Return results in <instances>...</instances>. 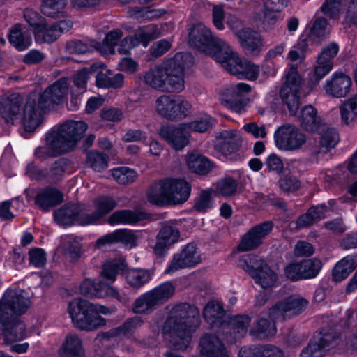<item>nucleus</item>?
I'll return each instance as SVG.
<instances>
[{
  "label": "nucleus",
  "instance_id": "1",
  "mask_svg": "<svg viewBox=\"0 0 357 357\" xmlns=\"http://www.w3.org/2000/svg\"><path fill=\"white\" fill-rule=\"evenodd\" d=\"M68 85V79L62 78L40 96L31 93L23 108V98L20 95L3 96L0 99V114L8 123L22 122L24 130L32 132L41 123V112L60 103L67 94Z\"/></svg>",
  "mask_w": 357,
  "mask_h": 357
},
{
  "label": "nucleus",
  "instance_id": "2",
  "mask_svg": "<svg viewBox=\"0 0 357 357\" xmlns=\"http://www.w3.org/2000/svg\"><path fill=\"white\" fill-rule=\"evenodd\" d=\"M31 306V300L22 289H8L0 300L1 337L6 344H13L24 339L26 325L18 318Z\"/></svg>",
  "mask_w": 357,
  "mask_h": 357
},
{
  "label": "nucleus",
  "instance_id": "3",
  "mask_svg": "<svg viewBox=\"0 0 357 357\" xmlns=\"http://www.w3.org/2000/svg\"><path fill=\"white\" fill-rule=\"evenodd\" d=\"M192 61L190 54L177 53L146 72L143 76L144 82L160 91L181 92L185 88L184 69Z\"/></svg>",
  "mask_w": 357,
  "mask_h": 357
},
{
  "label": "nucleus",
  "instance_id": "4",
  "mask_svg": "<svg viewBox=\"0 0 357 357\" xmlns=\"http://www.w3.org/2000/svg\"><path fill=\"white\" fill-rule=\"evenodd\" d=\"M199 325V315L188 304L173 307L164 324L162 333L175 350L184 351L191 343L192 335Z\"/></svg>",
  "mask_w": 357,
  "mask_h": 357
},
{
  "label": "nucleus",
  "instance_id": "5",
  "mask_svg": "<svg viewBox=\"0 0 357 357\" xmlns=\"http://www.w3.org/2000/svg\"><path fill=\"white\" fill-rule=\"evenodd\" d=\"M87 128V124L82 121H69L59 128H54L46 135L47 148L36 149V157L40 158L44 154L57 156L70 151L77 146Z\"/></svg>",
  "mask_w": 357,
  "mask_h": 357
},
{
  "label": "nucleus",
  "instance_id": "6",
  "mask_svg": "<svg viewBox=\"0 0 357 357\" xmlns=\"http://www.w3.org/2000/svg\"><path fill=\"white\" fill-rule=\"evenodd\" d=\"M191 186L183 179L165 178L153 183L147 192V199L158 206L178 205L185 202Z\"/></svg>",
  "mask_w": 357,
  "mask_h": 357
},
{
  "label": "nucleus",
  "instance_id": "7",
  "mask_svg": "<svg viewBox=\"0 0 357 357\" xmlns=\"http://www.w3.org/2000/svg\"><path fill=\"white\" fill-rule=\"evenodd\" d=\"M68 312L75 327L92 331L105 326L106 320L100 315L110 314L112 310L98 303L76 298L69 302Z\"/></svg>",
  "mask_w": 357,
  "mask_h": 357
},
{
  "label": "nucleus",
  "instance_id": "8",
  "mask_svg": "<svg viewBox=\"0 0 357 357\" xmlns=\"http://www.w3.org/2000/svg\"><path fill=\"white\" fill-rule=\"evenodd\" d=\"M190 46L209 55L217 62L223 61V55L228 52L229 45L203 24H195L188 36Z\"/></svg>",
  "mask_w": 357,
  "mask_h": 357
},
{
  "label": "nucleus",
  "instance_id": "9",
  "mask_svg": "<svg viewBox=\"0 0 357 357\" xmlns=\"http://www.w3.org/2000/svg\"><path fill=\"white\" fill-rule=\"evenodd\" d=\"M238 266L254 278L264 289L275 286L278 275L271 270L259 257L245 255L238 261Z\"/></svg>",
  "mask_w": 357,
  "mask_h": 357
},
{
  "label": "nucleus",
  "instance_id": "10",
  "mask_svg": "<svg viewBox=\"0 0 357 357\" xmlns=\"http://www.w3.org/2000/svg\"><path fill=\"white\" fill-rule=\"evenodd\" d=\"M174 291L171 282H164L138 297L133 303L132 311L135 314H149L156 306L167 301Z\"/></svg>",
  "mask_w": 357,
  "mask_h": 357
},
{
  "label": "nucleus",
  "instance_id": "11",
  "mask_svg": "<svg viewBox=\"0 0 357 357\" xmlns=\"http://www.w3.org/2000/svg\"><path fill=\"white\" fill-rule=\"evenodd\" d=\"M157 113L168 120L182 119L190 112V103L181 96L162 95L155 100Z\"/></svg>",
  "mask_w": 357,
  "mask_h": 357
},
{
  "label": "nucleus",
  "instance_id": "12",
  "mask_svg": "<svg viewBox=\"0 0 357 357\" xmlns=\"http://www.w3.org/2000/svg\"><path fill=\"white\" fill-rule=\"evenodd\" d=\"M301 84L302 79L297 68L290 66L285 74V81L280 90V97L291 114L297 112L300 105L299 91Z\"/></svg>",
  "mask_w": 357,
  "mask_h": 357
},
{
  "label": "nucleus",
  "instance_id": "13",
  "mask_svg": "<svg viewBox=\"0 0 357 357\" xmlns=\"http://www.w3.org/2000/svg\"><path fill=\"white\" fill-rule=\"evenodd\" d=\"M223 57V61H219L218 63H221L222 67L230 73L241 76L250 81L257 79L259 67L246 59L240 58L230 47L228 52L225 54Z\"/></svg>",
  "mask_w": 357,
  "mask_h": 357
},
{
  "label": "nucleus",
  "instance_id": "14",
  "mask_svg": "<svg viewBox=\"0 0 357 357\" xmlns=\"http://www.w3.org/2000/svg\"><path fill=\"white\" fill-rule=\"evenodd\" d=\"M251 91L249 84L239 82L225 89L220 96L221 103L228 109L243 114L246 111L247 99L244 95Z\"/></svg>",
  "mask_w": 357,
  "mask_h": 357
},
{
  "label": "nucleus",
  "instance_id": "15",
  "mask_svg": "<svg viewBox=\"0 0 357 357\" xmlns=\"http://www.w3.org/2000/svg\"><path fill=\"white\" fill-rule=\"evenodd\" d=\"M276 147L283 151H294L301 148L306 142L305 135L294 126L285 124L274 132Z\"/></svg>",
  "mask_w": 357,
  "mask_h": 357
},
{
  "label": "nucleus",
  "instance_id": "16",
  "mask_svg": "<svg viewBox=\"0 0 357 357\" xmlns=\"http://www.w3.org/2000/svg\"><path fill=\"white\" fill-rule=\"evenodd\" d=\"M160 36V31L155 24H151L139 27L135 31L133 36L126 37L121 42L118 51L120 54H127L130 50L139 45L147 47L151 40Z\"/></svg>",
  "mask_w": 357,
  "mask_h": 357
},
{
  "label": "nucleus",
  "instance_id": "17",
  "mask_svg": "<svg viewBox=\"0 0 357 357\" xmlns=\"http://www.w3.org/2000/svg\"><path fill=\"white\" fill-rule=\"evenodd\" d=\"M201 255L197 246L193 243H188L181 252L174 255L165 272L172 274L182 268L194 267L201 263Z\"/></svg>",
  "mask_w": 357,
  "mask_h": 357
},
{
  "label": "nucleus",
  "instance_id": "18",
  "mask_svg": "<svg viewBox=\"0 0 357 357\" xmlns=\"http://www.w3.org/2000/svg\"><path fill=\"white\" fill-rule=\"evenodd\" d=\"M158 133L161 139L177 151L184 149L190 142V134L184 123L162 126Z\"/></svg>",
  "mask_w": 357,
  "mask_h": 357
},
{
  "label": "nucleus",
  "instance_id": "19",
  "mask_svg": "<svg viewBox=\"0 0 357 357\" xmlns=\"http://www.w3.org/2000/svg\"><path fill=\"white\" fill-rule=\"evenodd\" d=\"M352 86L351 78L342 72H335L326 79L323 85V91L327 96L341 98L346 97Z\"/></svg>",
  "mask_w": 357,
  "mask_h": 357
},
{
  "label": "nucleus",
  "instance_id": "20",
  "mask_svg": "<svg viewBox=\"0 0 357 357\" xmlns=\"http://www.w3.org/2000/svg\"><path fill=\"white\" fill-rule=\"evenodd\" d=\"M308 301L298 295L289 296L270 309V315L276 319L283 320L286 315H296L307 307Z\"/></svg>",
  "mask_w": 357,
  "mask_h": 357
},
{
  "label": "nucleus",
  "instance_id": "21",
  "mask_svg": "<svg viewBox=\"0 0 357 357\" xmlns=\"http://www.w3.org/2000/svg\"><path fill=\"white\" fill-rule=\"evenodd\" d=\"M180 232L173 223L168 222L160 229L156 236V243L153 247L154 254L162 257L167 253V249L178 241Z\"/></svg>",
  "mask_w": 357,
  "mask_h": 357
},
{
  "label": "nucleus",
  "instance_id": "22",
  "mask_svg": "<svg viewBox=\"0 0 357 357\" xmlns=\"http://www.w3.org/2000/svg\"><path fill=\"white\" fill-rule=\"evenodd\" d=\"M242 141V137L238 130H221L215 134V147L224 155H228L238 151Z\"/></svg>",
  "mask_w": 357,
  "mask_h": 357
},
{
  "label": "nucleus",
  "instance_id": "23",
  "mask_svg": "<svg viewBox=\"0 0 357 357\" xmlns=\"http://www.w3.org/2000/svg\"><path fill=\"white\" fill-rule=\"evenodd\" d=\"M272 229L273 225L271 222H265L252 227L241 240L238 245L239 250L248 251L257 248Z\"/></svg>",
  "mask_w": 357,
  "mask_h": 357
},
{
  "label": "nucleus",
  "instance_id": "24",
  "mask_svg": "<svg viewBox=\"0 0 357 357\" xmlns=\"http://www.w3.org/2000/svg\"><path fill=\"white\" fill-rule=\"evenodd\" d=\"M199 349L200 357H229L225 345L215 335L204 334L200 338Z\"/></svg>",
  "mask_w": 357,
  "mask_h": 357
},
{
  "label": "nucleus",
  "instance_id": "25",
  "mask_svg": "<svg viewBox=\"0 0 357 357\" xmlns=\"http://www.w3.org/2000/svg\"><path fill=\"white\" fill-rule=\"evenodd\" d=\"M263 8L261 13L257 17V26L265 31L272 30L281 20V15L278 8L273 6L270 0H261Z\"/></svg>",
  "mask_w": 357,
  "mask_h": 357
},
{
  "label": "nucleus",
  "instance_id": "26",
  "mask_svg": "<svg viewBox=\"0 0 357 357\" xmlns=\"http://www.w3.org/2000/svg\"><path fill=\"white\" fill-rule=\"evenodd\" d=\"M266 316L267 317H261L259 318L253 325L250 332L252 336L259 339H264L275 335L276 327L275 323L282 319H273L270 315V310Z\"/></svg>",
  "mask_w": 357,
  "mask_h": 357
},
{
  "label": "nucleus",
  "instance_id": "27",
  "mask_svg": "<svg viewBox=\"0 0 357 357\" xmlns=\"http://www.w3.org/2000/svg\"><path fill=\"white\" fill-rule=\"evenodd\" d=\"M8 40L18 51H24L28 49L32 43L31 33L24 25L20 24H16L11 28L8 35Z\"/></svg>",
  "mask_w": 357,
  "mask_h": 357
},
{
  "label": "nucleus",
  "instance_id": "28",
  "mask_svg": "<svg viewBox=\"0 0 357 357\" xmlns=\"http://www.w3.org/2000/svg\"><path fill=\"white\" fill-rule=\"evenodd\" d=\"M73 26V23L70 20H61L59 22L46 25L40 33L36 34L38 36H42L45 42L50 43L55 41L61 33L68 31Z\"/></svg>",
  "mask_w": 357,
  "mask_h": 357
},
{
  "label": "nucleus",
  "instance_id": "29",
  "mask_svg": "<svg viewBox=\"0 0 357 357\" xmlns=\"http://www.w3.org/2000/svg\"><path fill=\"white\" fill-rule=\"evenodd\" d=\"M299 119L301 127L311 132H316L322 125L316 109L312 105L305 106L302 109Z\"/></svg>",
  "mask_w": 357,
  "mask_h": 357
},
{
  "label": "nucleus",
  "instance_id": "30",
  "mask_svg": "<svg viewBox=\"0 0 357 357\" xmlns=\"http://www.w3.org/2000/svg\"><path fill=\"white\" fill-rule=\"evenodd\" d=\"M241 46L250 52H259L262 46V38L259 33L250 28L243 29L237 33Z\"/></svg>",
  "mask_w": 357,
  "mask_h": 357
},
{
  "label": "nucleus",
  "instance_id": "31",
  "mask_svg": "<svg viewBox=\"0 0 357 357\" xmlns=\"http://www.w3.org/2000/svg\"><path fill=\"white\" fill-rule=\"evenodd\" d=\"M250 322V318L246 315L231 317L228 325L231 337H228V340L232 342L244 337L247 334Z\"/></svg>",
  "mask_w": 357,
  "mask_h": 357
},
{
  "label": "nucleus",
  "instance_id": "32",
  "mask_svg": "<svg viewBox=\"0 0 357 357\" xmlns=\"http://www.w3.org/2000/svg\"><path fill=\"white\" fill-rule=\"evenodd\" d=\"M330 336L328 335H319L313 337L309 344L304 348L300 357H321L323 355V349L328 346Z\"/></svg>",
  "mask_w": 357,
  "mask_h": 357
},
{
  "label": "nucleus",
  "instance_id": "33",
  "mask_svg": "<svg viewBox=\"0 0 357 357\" xmlns=\"http://www.w3.org/2000/svg\"><path fill=\"white\" fill-rule=\"evenodd\" d=\"M62 201V194L55 188H46L39 192L36 197V204L44 210L59 204Z\"/></svg>",
  "mask_w": 357,
  "mask_h": 357
},
{
  "label": "nucleus",
  "instance_id": "34",
  "mask_svg": "<svg viewBox=\"0 0 357 357\" xmlns=\"http://www.w3.org/2000/svg\"><path fill=\"white\" fill-rule=\"evenodd\" d=\"M185 160L188 168L199 174H206L213 168L211 162L197 152L188 153Z\"/></svg>",
  "mask_w": 357,
  "mask_h": 357
},
{
  "label": "nucleus",
  "instance_id": "35",
  "mask_svg": "<svg viewBox=\"0 0 357 357\" xmlns=\"http://www.w3.org/2000/svg\"><path fill=\"white\" fill-rule=\"evenodd\" d=\"M340 120L344 125H351L357 120V94L346 99L339 107Z\"/></svg>",
  "mask_w": 357,
  "mask_h": 357
},
{
  "label": "nucleus",
  "instance_id": "36",
  "mask_svg": "<svg viewBox=\"0 0 357 357\" xmlns=\"http://www.w3.org/2000/svg\"><path fill=\"white\" fill-rule=\"evenodd\" d=\"M357 266L355 256L347 255L338 261L333 270V278L335 281H342L347 278Z\"/></svg>",
  "mask_w": 357,
  "mask_h": 357
},
{
  "label": "nucleus",
  "instance_id": "37",
  "mask_svg": "<svg viewBox=\"0 0 357 357\" xmlns=\"http://www.w3.org/2000/svg\"><path fill=\"white\" fill-rule=\"evenodd\" d=\"M59 352L63 357H82L83 349L81 339L76 334L67 335Z\"/></svg>",
  "mask_w": 357,
  "mask_h": 357
},
{
  "label": "nucleus",
  "instance_id": "38",
  "mask_svg": "<svg viewBox=\"0 0 357 357\" xmlns=\"http://www.w3.org/2000/svg\"><path fill=\"white\" fill-rule=\"evenodd\" d=\"M238 181L231 176H227L219 179L216 182L213 192L215 196L229 197L235 195L238 192Z\"/></svg>",
  "mask_w": 357,
  "mask_h": 357
},
{
  "label": "nucleus",
  "instance_id": "39",
  "mask_svg": "<svg viewBox=\"0 0 357 357\" xmlns=\"http://www.w3.org/2000/svg\"><path fill=\"white\" fill-rule=\"evenodd\" d=\"M79 207L75 204L65 205L54 213L55 220L63 226L77 223V214Z\"/></svg>",
  "mask_w": 357,
  "mask_h": 357
},
{
  "label": "nucleus",
  "instance_id": "40",
  "mask_svg": "<svg viewBox=\"0 0 357 357\" xmlns=\"http://www.w3.org/2000/svg\"><path fill=\"white\" fill-rule=\"evenodd\" d=\"M121 36L122 32L121 31H112L106 35L102 43L93 42L92 45L102 54H112L114 53V47Z\"/></svg>",
  "mask_w": 357,
  "mask_h": 357
},
{
  "label": "nucleus",
  "instance_id": "41",
  "mask_svg": "<svg viewBox=\"0 0 357 357\" xmlns=\"http://www.w3.org/2000/svg\"><path fill=\"white\" fill-rule=\"evenodd\" d=\"M125 267V260L121 256L109 259L103 264L102 276L113 282L116 280V275Z\"/></svg>",
  "mask_w": 357,
  "mask_h": 357
},
{
  "label": "nucleus",
  "instance_id": "42",
  "mask_svg": "<svg viewBox=\"0 0 357 357\" xmlns=\"http://www.w3.org/2000/svg\"><path fill=\"white\" fill-rule=\"evenodd\" d=\"M203 314L205 320L210 325L214 326L221 324L225 312L219 302L211 301L205 306Z\"/></svg>",
  "mask_w": 357,
  "mask_h": 357
},
{
  "label": "nucleus",
  "instance_id": "43",
  "mask_svg": "<svg viewBox=\"0 0 357 357\" xmlns=\"http://www.w3.org/2000/svg\"><path fill=\"white\" fill-rule=\"evenodd\" d=\"M113 179L120 185H129L136 181L137 172L128 167L121 166L110 170Z\"/></svg>",
  "mask_w": 357,
  "mask_h": 357
},
{
  "label": "nucleus",
  "instance_id": "44",
  "mask_svg": "<svg viewBox=\"0 0 357 357\" xmlns=\"http://www.w3.org/2000/svg\"><path fill=\"white\" fill-rule=\"evenodd\" d=\"M140 220L139 215L129 210H120L113 213L107 220L111 225L135 224Z\"/></svg>",
  "mask_w": 357,
  "mask_h": 357
},
{
  "label": "nucleus",
  "instance_id": "45",
  "mask_svg": "<svg viewBox=\"0 0 357 357\" xmlns=\"http://www.w3.org/2000/svg\"><path fill=\"white\" fill-rule=\"evenodd\" d=\"M215 121L210 115L203 114L195 120L185 123L188 131L190 132H205L215 125Z\"/></svg>",
  "mask_w": 357,
  "mask_h": 357
},
{
  "label": "nucleus",
  "instance_id": "46",
  "mask_svg": "<svg viewBox=\"0 0 357 357\" xmlns=\"http://www.w3.org/2000/svg\"><path fill=\"white\" fill-rule=\"evenodd\" d=\"M151 279V273L145 269L135 268L127 272V282L132 287L139 288Z\"/></svg>",
  "mask_w": 357,
  "mask_h": 357
},
{
  "label": "nucleus",
  "instance_id": "47",
  "mask_svg": "<svg viewBox=\"0 0 357 357\" xmlns=\"http://www.w3.org/2000/svg\"><path fill=\"white\" fill-rule=\"evenodd\" d=\"M93 203L96 208L94 212L99 219L109 213L117 206L116 202L113 197L106 195L98 197Z\"/></svg>",
  "mask_w": 357,
  "mask_h": 357
},
{
  "label": "nucleus",
  "instance_id": "48",
  "mask_svg": "<svg viewBox=\"0 0 357 357\" xmlns=\"http://www.w3.org/2000/svg\"><path fill=\"white\" fill-rule=\"evenodd\" d=\"M317 132L319 133V142L323 147L333 148L339 141V135L335 129L326 124H322Z\"/></svg>",
  "mask_w": 357,
  "mask_h": 357
},
{
  "label": "nucleus",
  "instance_id": "49",
  "mask_svg": "<svg viewBox=\"0 0 357 357\" xmlns=\"http://www.w3.org/2000/svg\"><path fill=\"white\" fill-rule=\"evenodd\" d=\"M86 162L94 171L101 172L108 167L109 156L97 151H91L87 153Z\"/></svg>",
  "mask_w": 357,
  "mask_h": 357
},
{
  "label": "nucleus",
  "instance_id": "50",
  "mask_svg": "<svg viewBox=\"0 0 357 357\" xmlns=\"http://www.w3.org/2000/svg\"><path fill=\"white\" fill-rule=\"evenodd\" d=\"M42 12L50 17H58L63 13L67 0H42Z\"/></svg>",
  "mask_w": 357,
  "mask_h": 357
},
{
  "label": "nucleus",
  "instance_id": "51",
  "mask_svg": "<svg viewBox=\"0 0 357 357\" xmlns=\"http://www.w3.org/2000/svg\"><path fill=\"white\" fill-rule=\"evenodd\" d=\"M143 320L139 317L128 319L119 327L110 331L113 336H126L132 333L136 329L142 326Z\"/></svg>",
  "mask_w": 357,
  "mask_h": 357
},
{
  "label": "nucleus",
  "instance_id": "52",
  "mask_svg": "<svg viewBox=\"0 0 357 357\" xmlns=\"http://www.w3.org/2000/svg\"><path fill=\"white\" fill-rule=\"evenodd\" d=\"M340 347L348 351H357V323L354 325L349 324V328L344 331Z\"/></svg>",
  "mask_w": 357,
  "mask_h": 357
},
{
  "label": "nucleus",
  "instance_id": "53",
  "mask_svg": "<svg viewBox=\"0 0 357 357\" xmlns=\"http://www.w3.org/2000/svg\"><path fill=\"white\" fill-rule=\"evenodd\" d=\"M100 67V63H93L89 68H83L75 75L73 82L75 86L81 91V93L86 91V85L90 75L98 70Z\"/></svg>",
  "mask_w": 357,
  "mask_h": 357
},
{
  "label": "nucleus",
  "instance_id": "54",
  "mask_svg": "<svg viewBox=\"0 0 357 357\" xmlns=\"http://www.w3.org/2000/svg\"><path fill=\"white\" fill-rule=\"evenodd\" d=\"M327 20L325 18H318L314 23L308 36V40L314 43H319L328 33Z\"/></svg>",
  "mask_w": 357,
  "mask_h": 357
},
{
  "label": "nucleus",
  "instance_id": "55",
  "mask_svg": "<svg viewBox=\"0 0 357 357\" xmlns=\"http://www.w3.org/2000/svg\"><path fill=\"white\" fill-rule=\"evenodd\" d=\"M301 264L305 280L315 278L322 268V262L317 258L303 260Z\"/></svg>",
  "mask_w": 357,
  "mask_h": 357
},
{
  "label": "nucleus",
  "instance_id": "56",
  "mask_svg": "<svg viewBox=\"0 0 357 357\" xmlns=\"http://www.w3.org/2000/svg\"><path fill=\"white\" fill-rule=\"evenodd\" d=\"M68 165V161L64 158L56 160L49 169H46L47 179L53 182L60 180Z\"/></svg>",
  "mask_w": 357,
  "mask_h": 357
},
{
  "label": "nucleus",
  "instance_id": "57",
  "mask_svg": "<svg viewBox=\"0 0 357 357\" xmlns=\"http://www.w3.org/2000/svg\"><path fill=\"white\" fill-rule=\"evenodd\" d=\"M24 17L36 34H38L43 31L47 21L40 16L38 13L31 9H26Z\"/></svg>",
  "mask_w": 357,
  "mask_h": 357
},
{
  "label": "nucleus",
  "instance_id": "58",
  "mask_svg": "<svg viewBox=\"0 0 357 357\" xmlns=\"http://www.w3.org/2000/svg\"><path fill=\"white\" fill-rule=\"evenodd\" d=\"M213 190H202L195 202L194 208L200 213H205L213 206L212 201Z\"/></svg>",
  "mask_w": 357,
  "mask_h": 357
},
{
  "label": "nucleus",
  "instance_id": "59",
  "mask_svg": "<svg viewBox=\"0 0 357 357\" xmlns=\"http://www.w3.org/2000/svg\"><path fill=\"white\" fill-rule=\"evenodd\" d=\"M106 297H112L118 301H121L120 294L114 287L102 281H96L95 298H103Z\"/></svg>",
  "mask_w": 357,
  "mask_h": 357
},
{
  "label": "nucleus",
  "instance_id": "60",
  "mask_svg": "<svg viewBox=\"0 0 357 357\" xmlns=\"http://www.w3.org/2000/svg\"><path fill=\"white\" fill-rule=\"evenodd\" d=\"M333 61L329 59H324L323 56L318 55L317 63L314 68V76L317 81H319L333 69Z\"/></svg>",
  "mask_w": 357,
  "mask_h": 357
},
{
  "label": "nucleus",
  "instance_id": "61",
  "mask_svg": "<svg viewBox=\"0 0 357 357\" xmlns=\"http://www.w3.org/2000/svg\"><path fill=\"white\" fill-rule=\"evenodd\" d=\"M345 0H326L321 7L323 14L330 18L339 17L342 6Z\"/></svg>",
  "mask_w": 357,
  "mask_h": 357
},
{
  "label": "nucleus",
  "instance_id": "62",
  "mask_svg": "<svg viewBox=\"0 0 357 357\" xmlns=\"http://www.w3.org/2000/svg\"><path fill=\"white\" fill-rule=\"evenodd\" d=\"M116 243H122L130 248L136 245V236L130 231L126 229H117L114 231Z\"/></svg>",
  "mask_w": 357,
  "mask_h": 357
},
{
  "label": "nucleus",
  "instance_id": "63",
  "mask_svg": "<svg viewBox=\"0 0 357 357\" xmlns=\"http://www.w3.org/2000/svg\"><path fill=\"white\" fill-rule=\"evenodd\" d=\"M308 44L306 39L300 38L289 52L288 56L293 61H302L305 55Z\"/></svg>",
  "mask_w": 357,
  "mask_h": 357
},
{
  "label": "nucleus",
  "instance_id": "64",
  "mask_svg": "<svg viewBox=\"0 0 357 357\" xmlns=\"http://www.w3.org/2000/svg\"><path fill=\"white\" fill-rule=\"evenodd\" d=\"M265 165L268 172L280 174L284 169L282 158L275 153L269 154L265 160Z\"/></svg>",
  "mask_w": 357,
  "mask_h": 357
}]
</instances>
